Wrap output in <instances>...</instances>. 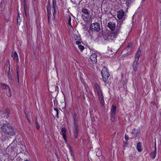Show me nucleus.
Wrapping results in <instances>:
<instances>
[{
	"instance_id": "27",
	"label": "nucleus",
	"mask_w": 161,
	"mask_h": 161,
	"mask_svg": "<svg viewBox=\"0 0 161 161\" xmlns=\"http://www.w3.org/2000/svg\"><path fill=\"white\" fill-rule=\"evenodd\" d=\"M4 125L2 127V128L3 129V130L5 133H8V132L9 129V127L8 126L7 127V128L6 127V126L4 125Z\"/></svg>"
},
{
	"instance_id": "43",
	"label": "nucleus",
	"mask_w": 161,
	"mask_h": 161,
	"mask_svg": "<svg viewBox=\"0 0 161 161\" xmlns=\"http://www.w3.org/2000/svg\"><path fill=\"white\" fill-rule=\"evenodd\" d=\"M56 16H53V17L52 18V19L53 20H54L55 19Z\"/></svg>"
},
{
	"instance_id": "25",
	"label": "nucleus",
	"mask_w": 161,
	"mask_h": 161,
	"mask_svg": "<svg viewBox=\"0 0 161 161\" xmlns=\"http://www.w3.org/2000/svg\"><path fill=\"white\" fill-rule=\"evenodd\" d=\"M82 12L84 14L88 15L90 14V12L88 11V9L86 8H83L82 10Z\"/></svg>"
},
{
	"instance_id": "5",
	"label": "nucleus",
	"mask_w": 161,
	"mask_h": 161,
	"mask_svg": "<svg viewBox=\"0 0 161 161\" xmlns=\"http://www.w3.org/2000/svg\"><path fill=\"white\" fill-rule=\"evenodd\" d=\"M73 37L75 40L76 41L75 42V44L77 45L80 44L81 42V39L78 32L75 31V33L73 34Z\"/></svg>"
},
{
	"instance_id": "42",
	"label": "nucleus",
	"mask_w": 161,
	"mask_h": 161,
	"mask_svg": "<svg viewBox=\"0 0 161 161\" xmlns=\"http://www.w3.org/2000/svg\"><path fill=\"white\" fill-rule=\"evenodd\" d=\"M124 144L125 146H127L128 145L127 143L126 142H124Z\"/></svg>"
},
{
	"instance_id": "35",
	"label": "nucleus",
	"mask_w": 161,
	"mask_h": 161,
	"mask_svg": "<svg viewBox=\"0 0 161 161\" xmlns=\"http://www.w3.org/2000/svg\"><path fill=\"white\" fill-rule=\"evenodd\" d=\"M131 43H129L128 45V46L126 48V50H130V47L131 46Z\"/></svg>"
},
{
	"instance_id": "7",
	"label": "nucleus",
	"mask_w": 161,
	"mask_h": 161,
	"mask_svg": "<svg viewBox=\"0 0 161 161\" xmlns=\"http://www.w3.org/2000/svg\"><path fill=\"white\" fill-rule=\"evenodd\" d=\"M67 131V130L65 127H61V131L60 132V134L62 135L63 138L66 142L67 140V136L66 135Z\"/></svg>"
},
{
	"instance_id": "23",
	"label": "nucleus",
	"mask_w": 161,
	"mask_h": 161,
	"mask_svg": "<svg viewBox=\"0 0 161 161\" xmlns=\"http://www.w3.org/2000/svg\"><path fill=\"white\" fill-rule=\"evenodd\" d=\"M136 148L138 152H141L142 151V149L141 147V144L140 142H138L137 143Z\"/></svg>"
},
{
	"instance_id": "10",
	"label": "nucleus",
	"mask_w": 161,
	"mask_h": 161,
	"mask_svg": "<svg viewBox=\"0 0 161 161\" xmlns=\"http://www.w3.org/2000/svg\"><path fill=\"white\" fill-rule=\"evenodd\" d=\"M116 107L115 106L113 105L111 110V115L112 116H116Z\"/></svg>"
},
{
	"instance_id": "47",
	"label": "nucleus",
	"mask_w": 161,
	"mask_h": 161,
	"mask_svg": "<svg viewBox=\"0 0 161 161\" xmlns=\"http://www.w3.org/2000/svg\"><path fill=\"white\" fill-rule=\"evenodd\" d=\"M56 156H57V155L56 154Z\"/></svg>"
},
{
	"instance_id": "30",
	"label": "nucleus",
	"mask_w": 161,
	"mask_h": 161,
	"mask_svg": "<svg viewBox=\"0 0 161 161\" xmlns=\"http://www.w3.org/2000/svg\"><path fill=\"white\" fill-rule=\"evenodd\" d=\"M35 123H36V129L38 130H39L40 129V126L39 124V123L38 122V121H37V119L36 118V119L35 120Z\"/></svg>"
},
{
	"instance_id": "8",
	"label": "nucleus",
	"mask_w": 161,
	"mask_h": 161,
	"mask_svg": "<svg viewBox=\"0 0 161 161\" xmlns=\"http://www.w3.org/2000/svg\"><path fill=\"white\" fill-rule=\"evenodd\" d=\"M11 57L13 58L14 61H15L17 63H18L19 62V58L18 54L16 51L11 53Z\"/></svg>"
},
{
	"instance_id": "31",
	"label": "nucleus",
	"mask_w": 161,
	"mask_h": 161,
	"mask_svg": "<svg viewBox=\"0 0 161 161\" xmlns=\"http://www.w3.org/2000/svg\"><path fill=\"white\" fill-rule=\"evenodd\" d=\"M78 45V48L82 51L84 49V47L82 45L79 44Z\"/></svg>"
},
{
	"instance_id": "36",
	"label": "nucleus",
	"mask_w": 161,
	"mask_h": 161,
	"mask_svg": "<svg viewBox=\"0 0 161 161\" xmlns=\"http://www.w3.org/2000/svg\"><path fill=\"white\" fill-rule=\"evenodd\" d=\"M132 0H127L126 4L127 5L129 4L130 3L132 2Z\"/></svg>"
},
{
	"instance_id": "12",
	"label": "nucleus",
	"mask_w": 161,
	"mask_h": 161,
	"mask_svg": "<svg viewBox=\"0 0 161 161\" xmlns=\"http://www.w3.org/2000/svg\"><path fill=\"white\" fill-rule=\"evenodd\" d=\"M0 86L1 88L3 90H6L10 88L9 86L6 84L3 83H1Z\"/></svg>"
},
{
	"instance_id": "29",
	"label": "nucleus",
	"mask_w": 161,
	"mask_h": 161,
	"mask_svg": "<svg viewBox=\"0 0 161 161\" xmlns=\"http://www.w3.org/2000/svg\"><path fill=\"white\" fill-rule=\"evenodd\" d=\"M47 13V19L48 20V24H49L50 23V17L51 16V12H48Z\"/></svg>"
},
{
	"instance_id": "41",
	"label": "nucleus",
	"mask_w": 161,
	"mask_h": 161,
	"mask_svg": "<svg viewBox=\"0 0 161 161\" xmlns=\"http://www.w3.org/2000/svg\"><path fill=\"white\" fill-rule=\"evenodd\" d=\"M6 111L8 113V114H9L10 113V111L8 109H6Z\"/></svg>"
},
{
	"instance_id": "15",
	"label": "nucleus",
	"mask_w": 161,
	"mask_h": 161,
	"mask_svg": "<svg viewBox=\"0 0 161 161\" xmlns=\"http://www.w3.org/2000/svg\"><path fill=\"white\" fill-rule=\"evenodd\" d=\"M141 54V50H140V49L138 50L135 56V60L139 61V58L140 57Z\"/></svg>"
},
{
	"instance_id": "4",
	"label": "nucleus",
	"mask_w": 161,
	"mask_h": 161,
	"mask_svg": "<svg viewBox=\"0 0 161 161\" xmlns=\"http://www.w3.org/2000/svg\"><path fill=\"white\" fill-rule=\"evenodd\" d=\"M101 74L103 81L106 82L108 80L109 76V74L108 71V69L106 67H104L102 69Z\"/></svg>"
},
{
	"instance_id": "9",
	"label": "nucleus",
	"mask_w": 161,
	"mask_h": 161,
	"mask_svg": "<svg viewBox=\"0 0 161 161\" xmlns=\"http://www.w3.org/2000/svg\"><path fill=\"white\" fill-rule=\"evenodd\" d=\"M107 26L111 30L113 31L115 27L116 24L114 22H110L108 23Z\"/></svg>"
},
{
	"instance_id": "32",
	"label": "nucleus",
	"mask_w": 161,
	"mask_h": 161,
	"mask_svg": "<svg viewBox=\"0 0 161 161\" xmlns=\"http://www.w3.org/2000/svg\"><path fill=\"white\" fill-rule=\"evenodd\" d=\"M8 95H7L9 97H11L12 96V92L10 88L8 89Z\"/></svg>"
},
{
	"instance_id": "3",
	"label": "nucleus",
	"mask_w": 161,
	"mask_h": 161,
	"mask_svg": "<svg viewBox=\"0 0 161 161\" xmlns=\"http://www.w3.org/2000/svg\"><path fill=\"white\" fill-rule=\"evenodd\" d=\"M65 9L64 13V19L66 22L67 20H68V24L69 26H70V12H69V9Z\"/></svg>"
},
{
	"instance_id": "1",
	"label": "nucleus",
	"mask_w": 161,
	"mask_h": 161,
	"mask_svg": "<svg viewBox=\"0 0 161 161\" xmlns=\"http://www.w3.org/2000/svg\"><path fill=\"white\" fill-rule=\"evenodd\" d=\"M95 88L96 92L98 96L101 106L103 107L104 105V102L103 99V93L100 87L97 83H95Z\"/></svg>"
},
{
	"instance_id": "37",
	"label": "nucleus",
	"mask_w": 161,
	"mask_h": 161,
	"mask_svg": "<svg viewBox=\"0 0 161 161\" xmlns=\"http://www.w3.org/2000/svg\"><path fill=\"white\" fill-rule=\"evenodd\" d=\"M25 116L27 120L29 122V123H31V120L29 119V118L28 117V115L26 114H25Z\"/></svg>"
},
{
	"instance_id": "2",
	"label": "nucleus",
	"mask_w": 161,
	"mask_h": 161,
	"mask_svg": "<svg viewBox=\"0 0 161 161\" xmlns=\"http://www.w3.org/2000/svg\"><path fill=\"white\" fill-rule=\"evenodd\" d=\"M73 122L74 123V133L75 137L76 138L78 136V132L79 129L77 125V115L75 114L73 116Z\"/></svg>"
},
{
	"instance_id": "16",
	"label": "nucleus",
	"mask_w": 161,
	"mask_h": 161,
	"mask_svg": "<svg viewBox=\"0 0 161 161\" xmlns=\"http://www.w3.org/2000/svg\"><path fill=\"white\" fill-rule=\"evenodd\" d=\"M10 128H9L8 130L7 134L10 135L11 136H13L15 134V132L14 131L13 129L12 128V127H9Z\"/></svg>"
},
{
	"instance_id": "22",
	"label": "nucleus",
	"mask_w": 161,
	"mask_h": 161,
	"mask_svg": "<svg viewBox=\"0 0 161 161\" xmlns=\"http://www.w3.org/2000/svg\"><path fill=\"white\" fill-rule=\"evenodd\" d=\"M54 113L55 114V115H56V117L57 118V119L59 118L58 117V113H59V110L58 109V108H54Z\"/></svg>"
},
{
	"instance_id": "14",
	"label": "nucleus",
	"mask_w": 161,
	"mask_h": 161,
	"mask_svg": "<svg viewBox=\"0 0 161 161\" xmlns=\"http://www.w3.org/2000/svg\"><path fill=\"white\" fill-rule=\"evenodd\" d=\"M132 133L133 134H136V137L137 138L139 137V131L138 129L136 130L135 128H134L132 131Z\"/></svg>"
},
{
	"instance_id": "6",
	"label": "nucleus",
	"mask_w": 161,
	"mask_h": 161,
	"mask_svg": "<svg viewBox=\"0 0 161 161\" xmlns=\"http://www.w3.org/2000/svg\"><path fill=\"white\" fill-rule=\"evenodd\" d=\"M91 27L92 31H98L100 28L99 24L97 23H95L92 24Z\"/></svg>"
},
{
	"instance_id": "39",
	"label": "nucleus",
	"mask_w": 161,
	"mask_h": 161,
	"mask_svg": "<svg viewBox=\"0 0 161 161\" xmlns=\"http://www.w3.org/2000/svg\"><path fill=\"white\" fill-rule=\"evenodd\" d=\"M17 80H18V83L19 82V72L17 70Z\"/></svg>"
},
{
	"instance_id": "50",
	"label": "nucleus",
	"mask_w": 161,
	"mask_h": 161,
	"mask_svg": "<svg viewBox=\"0 0 161 161\" xmlns=\"http://www.w3.org/2000/svg\"><path fill=\"white\" fill-rule=\"evenodd\" d=\"M34 1H36V0H34Z\"/></svg>"
},
{
	"instance_id": "20",
	"label": "nucleus",
	"mask_w": 161,
	"mask_h": 161,
	"mask_svg": "<svg viewBox=\"0 0 161 161\" xmlns=\"http://www.w3.org/2000/svg\"><path fill=\"white\" fill-rule=\"evenodd\" d=\"M156 148H155V150L151 152L150 154V157L153 159H154L156 156Z\"/></svg>"
},
{
	"instance_id": "18",
	"label": "nucleus",
	"mask_w": 161,
	"mask_h": 161,
	"mask_svg": "<svg viewBox=\"0 0 161 161\" xmlns=\"http://www.w3.org/2000/svg\"><path fill=\"white\" fill-rule=\"evenodd\" d=\"M113 53L114 52H113L112 49H109L106 53V55L108 57H110Z\"/></svg>"
},
{
	"instance_id": "17",
	"label": "nucleus",
	"mask_w": 161,
	"mask_h": 161,
	"mask_svg": "<svg viewBox=\"0 0 161 161\" xmlns=\"http://www.w3.org/2000/svg\"><path fill=\"white\" fill-rule=\"evenodd\" d=\"M139 61H137L136 60H135L133 64V67H134V71L136 72L137 69V67L138 66V64H139L138 63Z\"/></svg>"
},
{
	"instance_id": "45",
	"label": "nucleus",
	"mask_w": 161,
	"mask_h": 161,
	"mask_svg": "<svg viewBox=\"0 0 161 161\" xmlns=\"http://www.w3.org/2000/svg\"><path fill=\"white\" fill-rule=\"evenodd\" d=\"M24 161H30L28 160H25Z\"/></svg>"
},
{
	"instance_id": "34",
	"label": "nucleus",
	"mask_w": 161,
	"mask_h": 161,
	"mask_svg": "<svg viewBox=\"0 0 161 161\" xmlns=\"http://www.w3.org/2000/svg\"><path fill=\"white\" fill-rule=\"evenodd\" d=\"M120 27H121V24H120L117 25V28H118V31H117V33H119V32L120 31L119 29H120Z\"/></svg>"
},
{
	"instance_id": "21",
	"label": "nucleus",
	"mask_w": 161,
	"mask_h": 161,
	"mask_svg": "<svg viewBox=\"0 0 161 161\" xmlns=\"http://www.w3.org/2000/svg\"><path fill=\"white\" fill-rule=\"evenodd\" d=\"M47 12H51V7L50 1H48L47 2Z\"/></svg>"
},
{
	"instance_id": "40",
	"label": "nucleus",
	"mask_w": 161,
	"mask_h": 161,
	"mask_svg": "<svg viewBox=\"0 0 161 161\" xmlns=\"http://www.w3.org/2000/svg\"><path fill=\"white\" fill-rule=\"evenodd\" d=\"M125 140L127 141L129 139V136L128 135H125Z\"/></svg>"
},
{
	"instance_id": "19",
	"label": "nucleus",
	"mask_w": 161,
	"mask_h": 161,
	"mask_svg": "<svg viewBox=\"0 0 161 161\" xmlns=\"http://www.w3.org/2000/svg\"><path fill=\"white\" fill-rule=\"evenodd\" d=\"M8 66H9V70L8 71V78L10 79L11 80H12V77L11 75L10 71V63H9V61H8Z\"/></svg>"
},
{
	"instance_id": "48",
	"label": "nucleus",
	"mask_w": 161,
	"mask_h": 161,
	"mask_svg": "<svg viewBox=\"0 0 161 161\" xmlns=\"http://www.w3.org/2000/svg\"><path fill=\"white\" fill-rule=\"evenodd\" d=\"M68 161H69V159L68 158Z\"/></svg>"
},
{
	"instance_id": "49",
	"label": "nucleus",
	"mask_w": 161,
	"mask_h": 161,
	"mask_svg": "<svg viewBox=\"0 0 161 161\" xmlns=\"http://www.w3.org/2000/svg\"><path fill=\"white\" fill-rule=\"evenodd\" d=\"M145 0H143V1H144Z\"/></svg>"
},
{
	"instance_id": "13",
	"label": "nucleus",
	"mask_w": 161,
	"mask_h": 161,
	"mask_svg": "<svg viewBox=\"0 0 161 161\" xmlns=\"http://www.w3.org/2000/svg\"><path fill=\"white\" fill-rule=\"evenodd\" d=\"M97 55L95 53H93L92 54L90 57V59L93 62H96L97 61Z\"/></svg>"
},
{
	"instance_id": "38",
	"label": "nucleus",
	"mask_w": 161,
	"mask_h": 161,
	"mask_svg": "<svg viewBox=\"0 0 161 161\" xmlns=\"http://www.w3.org/2000/svg\"><path fill=\"white\" fill-rule=\"evenodd\" d=\"M111 120L112 121H114V120H115V116H112V115H111Z\"/></svg>"
},
{
	"instance_id": "26",
	"label": "nucleus",
	"mask_w": 161,
	"mask_h": 161,
	"mask_svg": "<svg viewBox=\"0 0 161 161\" xmlns=\"http://www.w3.org/2000/svg\"><path fill=\"white\" fill-rule=\"evenodd\" d=\"M21 22V19L20 18V17L19 14L17 16V24L18 25H19L20 24V23Z\"/></svg>"
},
{
	"instance_id": "28",
	"label": "nucleus",
	"mask_w": 161,
	"mask_h": 161,
	"mask_svg": "<svg viewBox=\"0 0 161 161\" xmlns=\"http://www.w3.org/2000/svg\"><path fill=\"white\" fill-rule=\"evenodd\" d=\"M53 4H52V8L53 9L56 8V0H52Z\"/></svg>"
},
{
	"instance_id": "46",
	"label": "nucleus",
	"mask_w": 161,
	"mask_h": 161,
	"mask_svg": "<svg viewBox=\"0 0 161 161\" xmlns=\"http://www.w3.org/2000/svg\"><path fill=\"white\" fill-rule=\"evenodd\" d=\"M69 87L70 88V85L69 84Z\"/></svg>"
},
{
	"instance_id": "24",
	"label": "nucleus",
	"mask_w": 161,
	"mask_h": 161,
	"mask_svg": "<svg viewBox=\"0 0 161 161\" xmlns=\"http://www.w3.org/2000/svg\"><path fill=\"white\" fill-rule=\"evenodd\" d=\"M65 105L64 106L65 109H66V103L65 101ZM65 115L66 116V117H68L69 116V113L68 111L67 110L65 109Z\"/></svg>"
},
{
	"instance_id": "11",
	"label": "nucleus",
	"mask_w": 161,
	"mask_h": 161,
	"mask_svg": "<svg viewBox=\"0 0 161 161\" xmlns=\"http://www.w3.org/2000/svg\"><path fill=\"white\" fill-rule=\"evenodd\" d=\"M124 15V12L122 10L119 11L117 12V17L119 19L122 18Z\"/></svg>"
},
{
	"instance_id": "44",
	"label": "nucleus",
	"mask_w": 161,
	"mask_h": 161,
	"mask_svg": "<svg viewBox=\"0 0 161 161\" xmlns=\"http://www.w3.org/2000/svg\"><path fill=\"white\" fill-rule=\"evenodd\" d=\"M69 152L70 151V146L69 145Z\"/></svg>"
},
{
	"instance_id": "33",
	"label": "nucleus",
	"mask_w": 161,
	"mask_h": 161,
	"mask_svg": "<svg viewBox=\"0 0 161 161\" xmlns=\"http://www.w3.org/2000/svg\"><path fill=\"white\" fill-rule=\"evenodd\" d=\"M52 12L53 15L56 16V8H54V9L52 8Z\"/></svg>"
}]
</instances>
